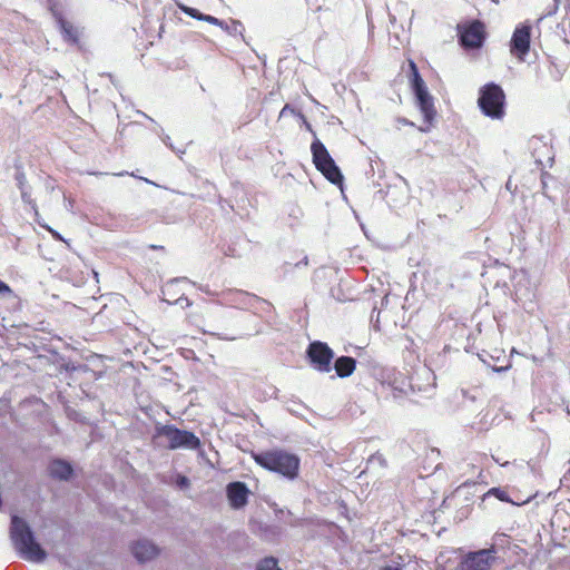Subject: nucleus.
Segmentation results:
<instances>
[{
	"label": "nucleus",
	"instance_id": "obj_1",
	"mask_svg": "<svg viewBox=\"0 0 570 570\" xmlns=\"http://www.w3.org/2000/svg\"><path fill=\"white\" fill-rule=\"evenodd\" d=\"M10 532L14 548L24 560L36 563L46 560V551L35 540L33 533L24 520L16 515L12 517Z\"/></svg>",
	"mask_w": 570,
	"mask_h": 570
},
{
	"label": "nucleus",
	"instance_id": "obj_2",
	"mask_svg": "<svg viewBox=\"0 0 570 570\" xmlns=\"http://www.w3.org/2000/svg\"><path fill=\"white\" fill-rule=\"evenodd\" d=\"M255 462L268 471L295 479L298 474L299 459L286 451L274 450L254 454Z\"/></svg>",
	"mask_w": 570,
	"mask_h": 570
},
{
	"label": "nucleus",
	"instance_id": "obj_3",
	"mask_svg": "<svg viewBox=\"0 0 570 570\" xmlns=\"http://www.w3.org/2000/svg\"><path fill=\"white\" fill-rule=\"evenodd\" d=\"M478 104L487 117L492 119L503 118L505 95L499 85L493 82L484 85L480 89Z\"/></svg>",
	"mask_w": 570,
	"mask_h": 570
},
{
	"label": "nucleus",
	"instance_id": "obj_4",
	"mask_svg": "<svg viewBox=\"0 0 570 570\" xmlns=\"http://www.w3.org/2000/svg\"><path fill=\"white\" fill-rule=\"evenodd\" d=\"M156 436L165 438L170 450H196L200 445L199 439L193 432L179 430L174 425H157Z\"/></svg>",
	"mask_w": 570,
	"mask_h": 570
},
{
	"label": "nucleus",
	"instance_id": "obj_5",
	"mask_svg": "<svg viewBox=\"0 0 570 570\" xmlns=\"http://www.w3.org/2000/svg\"><path fill=\"white\" fill-rule=\"evenodd\" d=\"M315 167L333 184H341L343 176L340 168L328 154L326 147L317 139L311 146Z\"/></svg>",
	"mask_w": 570,
	"mask_h": 570
},
{
	"label": "nucleus",
	"instance_id": "obj_6",
	"mask_svg": "<svg viewBox=\"0 0 570 570\" xmlns=\"http://www.w3.org/2000/svg\"><path fill=\"white\" fill-rule=\"evenodd\" d=\"M410 68L412 71V89L414 91L416 104L425 119L426 122H432V120L435 117V108L433 104V98L429 94V90L422 79V77L419 73L416 65L411 61Z\"/></svg>",
	"mask_w": 570,
	"mask_h": 570
},
{
	"label": "nucleus",
	"instance_id": "obj_7",
	"mask_svg": "<svg viewBox=\"0 0 570 570\" xmlns=\"http://www.w3.org/2000/svg\"><path fill=\"white\" fill-rule=\"evenodd\" d=\"M495 549H482L474 552H469L461 558L460 562L454 569H449L443 566L442 570H489L495 560Z\"/></svg>",
	"mask_w": 570,
	"mask_h": 570
},
{
	"label": "nucleus",
	"instance_id": "obj_8",
	"mask_svg": "<svg viewBox=\"0 0 570 570\" xmlns=\"http://www.w3.org/2000/svg\"><path fill=\"white\" fill-rule=\"evenodd\" d=\"M307 355L314 368L322 373L331 372L334 352L326 343L320 341L311 343Z\"/></svg>",
	"mask_w": 570,
	"mask_h": 570
},
{
	"label": "nucleus",
	"instance_id": "obj_9",
	"mask_svg": "<svg viewBox=\"0 0 570 570\" xmlns=\"http://www.w3.org/2000/svg\"><path fill=\"white\" fill-rule=\"evenodd\" d=\"M460 41L465 48H480L484 40V27L480 21L459 26Z\"/></svg>",
	"mask_w": 570,
	"mask_h": 570
},
{
	"label": "nucleus",
	"instance_id": "obj_10",
	"mask_svg": "<svg viewBox=\"0 0 570 570\" xmlns=\"http://www.w3.org/2000/svg\"><path fill=\"white\" fill-rule=\"evenodd\" d=\"M531 39V26L520 24L515 28L511 38V52L520 60L529 52Z\"/></svg>",
	"mask_w": 570,
	"mask_h": 570
},
{
	"label": "nucleus",
	"instance_id": "obj_11",
	"mask_svg": "<svg viewBox=\"0 0 570 570\" xmlns=\"http://www.w3.org/2000/svg\"><path fill=\"white\" fill-rule=\"evenodd\" d=\"M230 507L235 510L244 508L248 502L249 490L244 482H230L226 488Z\"/></svg>",
	"mask_w": 570,
	"mask_h": 570
},
{
	"label": "nucleus",
	"instance_id": "obj_12",
	"mask_svg": "<svg viewBox=\"0 0 570 570\" xmlns=\"http://www.w3.org/2000/svg\"><path fill=\"white\" fill-rule=\"evenodd\" d=\"M225 301L233 307L245 309L253 306V303L258 302V298L247 292L230 291L225 295Z\"/></svg>",
	"mask_w": 570,
	"mask_h": 570
},
{
	"label": "nucleus",
	"instance_id": "obj_13",
	"mask_svg": "<svg viewBox=\"0 0 570 570\" xmlns=\"http://www.w3.org/2000/svg\"><path fill=\"white\" fill-rule=\"evenodd\" d=\"M132 553L138 561L146 562L158 554V548L149 540H138L132 546Z\"/></svg>",
	"mask_w": 570,
	"mask_h": 570
},
{
	"label": "nucleus",
	"instance_id": "obj_14",
	"mask_svg": "<svg viewBox=\"0 0 570 570\" xmlns=\"http://www.w3.org/2000/svg\"><path fill=\"white\" fill-rule=\"evenodd\" d=\"M48 470L52 478L59 480H68L72 474V466L69 462L63 460H53L49 464Z\"/></svg>",
	"mask_w": 570,
	"mask_h": 570
},
{
	"label": "nucleus",
	"instance_id": "obj_15",
	"mask_svg": "<svg viewBox=\"0 0 570 570\" xmlns=\"http://www.w3.org/2000/svg\"><path fill=\"white\" fill-rule=\"evenodd\" d=\"M356 367V362L351 356H341L336 358L334 363V368L336 371V375L340 377H347L353 374Z\"/></svg>",
	"mask_w": 570,
	"mask_h": 570
},
{
	"label": "nucleus",
	"instance_id": "obj_16",
	"mask_svg": "<svg viewBox=\"0 0 570 570\" xmlns=\"http://www.w3.org/2000/svg\"><path fill=\"white\" fill-rule=\"evenodd\" d=\"M58 22L65 39L67 41L76 42L78 39V31L62 18H59Z\"/></svg>",
	"mask_w": 570,
	"mask_h": 570
},
{
	"label": "nucleus",
	"instance_id": "obj_17",
	"mask_svg": "<svg viewBox=\"0 0 570 570\" xmlns=\"http://www.w3.org/2000/svg\"><path fill=\"white\" fill-rule=\"evenodd\" d=\"M222 29L226 30L230 36H240L243 37L244 27L239 21L230 20L229 23L225 22Z\"/></svg>",
	"mask_w": 570,
	"mask_h": 570
},
{
	"label": "nucleus",
	"instance_id": "obj_18",
	"mask_svg": "<svg viewBox=\"0 0 570 570\" xmlns=\"http://www.w3.org/2000/svg\"><path fill=\"white\" fill-rule=\"evenodd\" d=\"M256 570H281L277 566V560L274 558H265L258 564Z\"/></svg>",
	"mask_w": 570,
	"mask_h": 570
},
{
	"label": "nucleus",
	"instance_id": "obj_19",
	"mask_svg": "<svg viewBox=\"0 0 570 570\" xmlns=\"http://www.w3.org/2000/svg\"><path fill=\"white\" fill-rule=\"evenodd\" d=\"M179 9L184 13H186L189 17L195 18L197 20H202V18L204 17V13H200L198 10H196L194 8H190V7H187V6H184V4H179Z\"/></svg>",
	"mask_w": 570,
	"mask_h": 570
},
{
	"label": "nucleus",
	"instance_id": "obj_20",
	"mask_svg": "<svg viewBox=\"0 0 570 570\" xmlns=\"http://www.w3.org/2000/svg\"><path fill=\"white\" fill-rule=\"evenodd\" d=\"M16 180H17V185H18L19 189H23V188L28 187L27 178H26V175L23 171L18 170L16 173Z\"/></svg>",
	"mask_w": 570,
	"mask_h": 570
},
{
	"label": "nucleus",
	"instance_id": "obj_21",
	"mask_svg": "<svg viewBox=\"0 0 570 570\" xmlns=\"http://www.w3.org/2000/svg\"><path fill=\"white\" fill-rule=\"evenodd\" d=\"M20 193H21V198L22 200L26 203V204H29V205H32L35 206V202L33 199L31 198V190H30V187H26L23 189H20Z\"/></svg>",
	"mask_w": 570,
	"mask_h": 570
},
{
	"label": "nucleus",
	"instance_id": "obj_22",
	"mask_svg": "<svg viewBox=\"0 0 570 570\" xmlns=\"http://www.w3.org/2000/svg\"><path fill=\"white\" fill-rule=\"evenodd\" d=\"M202 21H206L208 23H212V24H215V26H218V27H224V24H225V21L219 20L216 17H213V16H209V14H204V17L202 18Z\"/></svg>",
	"mask_w": 570,
	"mask_h": 570
},
{
	"label": "nucleus",
	"instance_id": "obj_23",
	"mask_svg": "<svg viewBox=\"0 0 570 570\" xmlns=\"http://www.w3.org/2000/svg\"><path fill=\"white\" fill-rule=\"evenodd\" d=\"M488 494H494L499 500L507 501V493L498 488H492L489 490Z\"/></svg>",
	"mask_w": 570,
	"mask_h": 570
},
{
	"label": "nucleus",
	"instance_id": "obj_24",
	"mask_svg": "<svg viewBox=\"0 0 570 570\" xmlns=\"http://www.w3.org/2000/svg\"><path fill=\"white\" fill-rule=\"evenodd\" d=\"M174 304H178L180 305L183 308L185 307H189L191 305V302L185 297V296H180L179 298H177Z\"/></svg>",
	"mask_w": 570,
	"mask_h": 570
},
{
	"label": "nucleus",
	"instance_id": "obj_25",
	"mask_svg": "<svg viewBox=\"0 0 570 570\" xmlns=\"http://www.w3.org/2000/svg\"><path fill=\"white\" fill-rule=\"evenodd\" d=\"M11 293V288L6 283L0 281V296L10 295Z\"/></svg>",
	"mask_w": 570,
	"mask_h": 570
},
{
	"label": "nucleus",
	"instance_id": "obj_26",
	"mask_svg": "<svg viewBox=\"0 0 570 570\" xmlns=\"http://www.w3.org/2000/svg\"><path fill=\"white\" fill-rule=\"evenodd\" d=\"M47 229L51 233V235H52V237L55 239L61 240V242L66 243L69 246V243L58 232L53 230L50 227H48Z\"/></svg>",
	"mask_w": 570,
	"mask_h": 570
},
{
	"label": "nucleus",
	"instance_id": "obj_27",
	"mask_svg": "<svg viewBox=\"0 0 570 570\" xmlns=\"http://www.w3.org/2000/svg\"><path fill=\"white\" fill-rule=\"evenodd\" d=\"M159 137H160L161 141H163L166 146H168L170 149H173V150H174V146L171 145V142H170V137H169L168 135H165L164 132H161V134H159Z\"/></svg>",
	"mask_w": 570,
	"mask_h": 570
},
{
	"label": "nucleus",
	"instance_id": "obj_28",
	"mask_svg": "<svg viewBox=\"0 0 570 570\" xmlns=\"http://www.w3.org/2000/svg\"><path fill=\"white\" fill-rule=\"evenodd\" d=\"M382 570H402V568L399 564H389L382 568Z\"/></svg>",
	"mask_w": 570,
	"mask_h": 570
},
{
	"label": "nucleus",
	"instance_id": "obj_29",
	"mask_svg": "<svg viewBox=\"0 0 570 570\" xmlns=\"http://www.w3.org/2000/svg\"><path fill=\"white\" fill-rule=\"evenodd\" d=\"M288 110H289V106H288V105H286V106L282 109V111H281V115H279V116H281V117H282V116H284V115H285V112H288Z\"/></svg>",
	"mask_w": 570,
	"mask_h": 570
},
{
	"label": "nucleus",
	"instance_id": "obj_30",
	"mask_svg": "<svg viewBox=\"0 0 570 570\" xmlns=\"http://www.w3.org/2000/svg\"><path fill=\"white\" fill-rule=\"evenodd\" d=\"M179 483H180V485H186V484H188V479L185 476H181Z\"/></svg>",
	"mask_w": 570,
	"mask_h": 570
},
{
	"label": "nucleus",
	"instance_id": "obj_31",
	"mask_svg": "<svg viewBox=\"0 0 570 570\" xmlns=\"http://www.w3.org/2000/svg\"><path fill=\"white\" fill-rule=\"evenodd\" d=\"M115 176H125V175H131L135 177L134 174H129L128 171H121V173H117V174H114Z\"/></svg>",
	"mask_w": 570,
	"mask_h": 570
},
{
	"label": "nucleus",
	"instance_id": "obj_32",
	"mask_svg": "<svg viewBox=\"0 0 570 570\" xmlns=\"http://www.w3.org/2000/svg\"><path fill=\"white\" fill-rule=\"evenodd\" d=\"M400 122L403 125H413L412 122L407 121L406 119H399Z\"/></svg>",
	"mask_w": 570,
	"mask_h": 570
},
{
	"label": "nucleus",
	"instance_id": "obj_33",
	"mask_svg": "<svg viewBox=\"0 0 570 570\" xmlns=\"http://www.w3.org/2000/svg\"><path fill=\"white\" fill-rule=\"evenodd\" d=\"M140 179H142L144 181H146L147 184H153V185H156L155 183H153L151 180L147 179V178H142L140 177Z\"/></svg>",
	"mask_w": 570,
	"mask_h": 570
}]
</instances>
